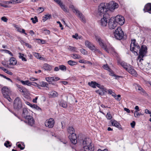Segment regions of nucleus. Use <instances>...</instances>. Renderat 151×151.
I'll return each instance as SVG.
<instances>
[{"label":"nucleus","instance_id":"obj_6","mask_svg":"<svg viewBox=\"0 0 151 151\" xmlns=\"http://www.w3.org/2000/svg\"><path fill=\"white\" fill-rule=\"evenodd\" d=\"M22 107V101L19 97H17L14 102V109L17 111H19Z\"/></svg>","mask_w":151,"mask_h":151},{"label":"nucleus","instance_id":"obj_54","mask_svg":"<svg viewBox=\"0 0 151 151\" xmlns=\"http://www.w3.org/2000/svg\"><path fill=\"white\" fill-rule=\"evenodd\" d=\"M102 93H103L104 95V94L105 93L107 92V90L106 88L104 87H103V88L101 89Z\"/></svg>","mask_w":151,"mask_h":151},{"label":"nucleus","instance_id":"obj_8","mask_svg":"<svg viewBox=\"0 0 151 151\" xmlns=\"http://www.w3.org/2000/svg\"><path fill=\"white\" fill-rule=\"evenodd\" d=\"M113 18L117 24H118L120 25H122L124 22V19L122 16L117 15L116 17H113Z\"/></svg>","mask_w":151,"mask_h":151},{"label":"nucleus","instance_id":"obj_39","mask_svg":"<svg viewBox=\"0 0 151 151\" xmlns=\"http://www.w3.org/2000/svg\"><path fill=\"white\" fill-rule=\"evenodd\" d=\"M30 19L33 24H35L38 22L37 18L36 16H35L34 18L32 17Z\"/></svg>","mask_w":151,"mask_h":151},{"label":"nucleus","instance_id":"obj_38","mask_svg":"<svg viewBox=\"0 0 151 151\" xmlns=\"http://www.w3.org/2000/svg\"><path fill=\"white\" fill-rule=\"evenodd\" d=\"M48 86V84L46 82L42 81L40 83V86L42 87H47Z\"/></svg>","mask_w":151,"mask_h":151},{"label":"nucleus","instance_id":"obj_55","mask_svg":"<svg viewBox=\"0 0 151 151\" xmlns=\"http://www.w3.org/2000/svg\"><path fill=\"white\" fill-rule=\"evenodd\" d=\"M2 64L5 67H7L9 66V65L8 63H6L5 61H2L1 62Z\"/></svg>","mask_w":151,"mask_h":151},{"label":"nucleus","instance_id":"obj_24","mask_svg":"<svg viewBox=\"0 0 151 151\" xmlns=\"http://www.w3.org/2000/svg\"><path fill=\"white\" fill-rule=\"evenodd\" d=\"M52 66L47 64H45L43 65V68L45 70H50L52 69Z\"/></svg>","mask_w":151,"mask_h":151},{"label":"nucleus","instance_id":"obj_62","mask_svg":"<svg viewBox=\"0 0 151 151\" xmlns=\"http://www.w3.org/2000/svg\"><path fill=\"white\" fill-rule=\"evenodd\" d=\"M121 97V95L120 94H118L117 95V97L116 96L114 97L115 99L117 101H119L120 100V98Z\"/></svg>","mask_w":151,"mask_h":151},{"label":"nucleus","instance_id":"obj_9","mask_svg":"<svg viewBox=\"0 0 151 151\" xmlns=\"http://www.w3.org/2000/svg\"><path fill=\"white\" fill-rule=\"evenodd\" d=\"M117 24L113 17H111L109 19L108 21V26L109 28L110 29H114L117 26Z\"/></svg>","mask_w":151,"mask_h":151},{"label":"nucleus","instance_id":"obj_45","mask_svg":"<svg viewBox=\"0 0 151 151\" xmlns=\"http://www.w3.org/2000/svg\"><path fill=\"white\" fill-rule=\"evenodd\" d=\"M106 117L109 120L111 119L112 118V116L109 112L107 113L106 115Z\"/></svg>","mask_w":151,"mask_h":151},{"label":"nucleus","instance_id":"obj_2","mask_svg":"<svg viewBox=\"0 0 151 151\" xmlns=\"http://www.w3.org/2000/svg\"><path fill=\"white\" fill-rule=\"evenodd\" d=\"M96 39L102 48L105 50L106 52L108 53L111 54L113 55L116 56V52L114 48L112 47L107 48L106 45L104 43L102 40L99 37H97Z\"/></svg>","mask_w":151,"mask_h":151},{"label":"nucleus","instance_id":"obj_12","mask_svg":"<svg viewBox=\"0 0 151 151\" xmlns=\"http://www.w3.org/2000/svg\"><path fill=\"white\" fill-rule=\"evenodd\" d=\"M55 123L54 120L52 118H50L48 120L46 121L45 122V126L49 128H52Z\"/></svg>","mask_w":151,"mask_h":151},{"label":"nucleus","instance_id":"obj_46","mask_svg":"<svg viewBox=\"0 0 151 151\" xmlns=\"http://www.w3.org/2000/svg\"><path fill=\"white\" fill-rule=\"evenodd\" d=\"M93 51H94V52H95L96 53H98L100 54H102V53L101 51H100L99 50L97 49L96 47H95V48H94Z\"/></svg>","mask_w":151,"mask_h":151},{"label":"nucleus","instance_id":"obj_51","mask_svg":"<svg viewBox=\"0 0 151 151\" xmlns=\"http://www.w3.org/2000/svg\"><path fill=\"white\" fill-rule=\"evenodd\" d=\"M96 93H98L100 95L102 96L104 95V93H103L102 92L101 90H96Z\"/></svg>","mask_w":151,"mask_h":151},{"label":"nucleus","instance_id":"obj_22","mask_svg":"<svg viewBox=\"0 0 151 151\" xmlns=\"http://www.w3.org/2000/svg\"><path fill=\"white\" fill-rule=\"evenodd\" d=\"M50 97L54 98L58 96V93L55 91H53L50 92L49 93Z\"/></svg>","mask_w":151,"mask_h":151},{"label":"nucleus","instance_id":"obj_61","mask_svg":"<svg viewBox=\"0 0 151 151\" xmlns=\"http://www.w3.org/2000/svg\"><path fill=\"white\" fill-rule=\"evenodd\" d=\"M130 125L131 126V127L132 128H134L135 125V122L134 121H133L131 123H130Z\"/></svg>","mask_w":151,"mask_h":151},{"label":"nucleus","instance_id":"obj_56","mask_svg":"<svg viewBox=\"0 0 151 151\" xmlns=\"http://www.w3.org/2000/svg\"><path fill=\"white\" fill-rule=\"evenodd\" d=\"M17 145L18 147L20 148L21 150H23L24 149V147H22V145L21 144H19L18 142H17Z\"/></svg>","mask_w":151,"mask_h":151},{"label":"nucleus","instance_id":"obj_47","mask_svg":"<svg viewBox=\"0 0 151 151\" xmlns=\"http://www.w3.org/2000/svg\"><path fill=\"white\" fill-rule=\"evenodd\" d=\"M10 142L9 141H6L4 143V145L6 147H10L12 146L10 144Z\"/></svg>","mask_w":151,"mask_h":151},{"label":"nucleus","instance_id":"obj_7","mask_svg":"<svg viewBox=\"0 0 151 151\" xmlns=\"http://www.w3.org/2000/svg\"><path fill=\"white\" fill-rule=\"evenodd\" d=\"M9 92L10 90L7 87H4L2 88V93L4 97L9 102H11L12 99L9 95Z\"/></svg>","mask_w":151,"mask_h":151},{"label":"nucleus","instance_id":"obj_53","mask_svg":"<svg viewBox=\"0 0 151 151\" xmlns=\"http://www.w3.org/2000/svg\"><path fill=\"white\" fill-rule=\"evenodd\" d=\"M4 51L6 53L9 54L11 56H13V54L10 51L7 50H4Z\"/></svg>","mask_w":151,"mask_h":151},{"label":"nucleus","instance_id":"obj_17","mask_svg":"<svg viewBox=\"0 0 151 151\" xmlns=\"http://www.w3.org/2000/svg\"><path fill=\"white\" fill-rule=\"evenodd\" d=\"M143 10L145 12H148L151 14V3H148L145 6Z\"/></svg>","mask_w":151,"mask_h":151},{"label":"nucleus","instance_id":"obj_26","mask_svg":"<svg viewBox=\"0 0 151 151\" xmlns=\"http://www.w3.org/2000/svg\"><path fill=\"white\" fill-rule=\"evenodd\" d=\"M10 65H16L17 63V61L16 59L14 57H12L10 58Z\"/></svg>","mask_w":151,"mask_h":151},{"label":"nucleus","instance_id":"obj_48","mask_svg":"<svg viewBox=\"0 0 151 151\" xmlns=\"http://www.w3.org/2000/svg\"><path fill=\"white\" fill-rule=\"evenodd\" d=\"M102 67L104 69L107 70L109 71L110 70V68H109V67L108 66L107 64L104 65L102 66Z\"/></svg>","mask_w":151,"mask_h":151},{"label":"nucleus","instance_id":"obj_20","mask_svg":"<svg viewBox=\"0 0 151 151\" xmlns=\"http://www.w3.org/2000/svg\"><path fill=\"white\" fill-rule=\"evenodd\" d=\"M127 71L133 76H136L137 75L136 71L133 69V67L132 66H131V68H129V69H128Z\"/></svg>","mask_w":151,"mask_h":151},{"label":"nucleus","instance_id":"obj_15","mask_svg":"<svg viewBox=\"0 0 151 151\" xmlns=\"http://www.w3.org/2000/svg\"><path fill=\"white\" fill-rule=\"evenodd\" d=\"M45 79L49 84H52L53 81H57L60 80V78L56 77H46Z\"/></svg>","mask_w":151,"mask_h":151},{"label":"nucleus","instance_id":"obj_28","mask_svg":"<svg viewBox=\"0 0 151 151\" xmlns=\"http://www.w3.org/2000/svg\"><path fill=\"white\" fill-rule=\"evenodd\" d=\"M68 132L70 134H72L75 133V130L71 126L68 127Z\"/></svg>","mask_w":151,"mask_h":151},{"label":"nucleus","instance_id":"obj_50","mask_svg":"<svg viewBox=\"0 0 151 151\" xmlns=\"http://www.w3.org/2000/svg\"><path fill=\"white\" fill-rule=\"evenodd\" d=\"M137 111H135L134 113V115L135 117H137L138 116H140L141 114L137 112Z\"/></svg>","mask_w":151,"mask_h":151},{"label":"nucleus","instance_id":"obj_10","mask_svg":"<svg viewBox=\"0 0 151 151\" xmlns=\"http://www.w3.org/2000/svg\"><path fill=\"white\" fill-rule=\"evenodd\" d=\"M70 8H72V10H73V11L74 12H76V14L78 16V17H80V19L82 20V21L85 22H86V20L84 17L83 16V14L80 13L79 11L77 9H75L74 7L73 6H70Z\"/></svg>","mask_w":151,"mask_h":151},{"label":"nucleus","instance_id":"obj_58","mask_svg":"<svg viewBox=\"0 0 151 151\" xmlns=\"http://www.w3.org/2000/svg\"><path fill=\"white\" fill-rule=\"evenodd\" d=\"M1 20L5 22H7L8 19L5 17H3L1 18Z\"/></svg>","mask_w":151,"mask_h":151},{"label":"nucleus","instance_id":"obj_25","mask_svg":"<svg viewBox=\"0 0 151 151\" xmlns=\"http://www.w3.org/2000/svg\"><path fill=\"white\" fill-rule=\"evenodd\" d=\"M85 149V151H93L94 150L93 147H92L91 145L89 146H86L83 147Z\"/></svg>","mask_w":151,"mask_h":151},{"label":"nucleus","instance_id":"obj_4","mask_svg":"<svg viewBox=\"0 0 151 151\" xmlns=\"http://www.w3.org/2000/svg\"><path fill=\"white\" fill-rule=\"evenodd\" d=\"M101 20L98 21L100 25L102 27H106L109 20V15L108 14H104L101 17Z\"/></svg>","mask_w":151,"mask_h":151},{"label":"nucleus","instance_id":"obj_64","mask_svg":"<svg viewBox=\"0 0 151 151\" xmlns=\"http://www.w3.org/2000/svg\"><path fill=\"white\" fill-rule=\"evenodd\" d=\"M38 10L40 13H41L44 11V9L42 7H40L38 9Z\"/></svg>","mask_w":151,"mask_h":151},{"label":"nucleus","instance_id":"obj_21","mask_svg":"<svg viewBox=\"0 0 151 151\" xmlns=\"http://www.w3.org/2000/svg\"><path fill=\"white\" fill-rule=\"evenodd\" d=\"M111 122L112 126L115 127L119 129L121 128V125L117 122L116 121L114 120H111Z\"/></svg>","mask_w":151,"mask_h":151},{"label":"nucleus","instance_id":"obj_32","mask_svg":"<svg viewBox=\"0 0 151 151\" xmlns=\"http://www.w3.org/2000/svg\"><path fill=\"white\" fill-rule=\"evenodd\" d=\"M79 62L80 63L84 64H87L91 65L92 64V63L84 59L79 60Z\"/></svg>","mask_w":151,"mask_h":151},{"label":"nucleus","instance_id":"obj_16","mask_svg":"<svg viewBox=\"0 0 151 151\" xmlns=\"http://www.w3.org/2000/svg\"><path fill=\"white\" fill-rule=\"evenodd\" d=\"M22 116L25 119L30 116L29 110L26 108H24L23 109V111L22 114Z\"/></svg>","mask_w":151,"mask_h":151},{"label":"nucleus","instance_id":"obj_18","mask_svg":"<svg viewBox=\"0 0 151 151\" xmlns=\"http://www.w3.org/2000/svg\"><path fill=\"white\" fill-rule=\"evenodd\" d=\"M26 120L25 122H28V124L31 126H32L34 123V120L33 117L31 116L26 119Z\"/></svg>","mask_w":151,"mask_h":151},{"label":"nucleus","instance_id":"obj_35","mask_svg":"<svg viewBox=\"0 0 151 151\" xmlns=\"http://www.w3.org/2000/svg\"><path fill=\"white\" fill-rule=\"evenodd\" d=\"M71 56L74 59H80L81 58L80 55L76 54H72Z\"/></svg>","mask_w":151,"mask_h":151},{"label":"nucleus","instance_id":"obj_57","mask_svg":"<svg viewBox=\"0 0 151 151\" xmlns=\"http://www.w3.org/2000/svg\"><path fill=\"white\" fill-rule=\"evenodd\" d=\"M135 88L137 90H138L140 91V90L142 89V88H141L139 85L137 84L136 86H135Z\"/></svg>","mask_w":151,"mask_h":151},{"label":"nucleus","instance_id":"obj_43","mask_svg":"<svg viewBox=\"0 0 151 151\" xmlns=\"http://www.w3.org/2000/svg\"><path fill=\"white\" fill-rule=\"evenodd\" d=\"M59 67L60 69L61 70H65L66 69V67L65 66L63 65H60L59 66Z\"/></svg>","mask_w":151,"mask_h":151},{"label":"nucleus","instance_id":"obj_19","mask_svg":"<svg viewBox=\"0 0 151 151\" xmlns=\"http://www.w3.org/2000/svg\"><path fill=\"white\" fill-rule=\"evenodd\" d=\"M85 44L86 46L88 47L90 50L93 51L94 48L95 47L91 43L88 41H85Z\"/></svg>","mask_w":151,"mask_h":151},{"label":"nucleus","instance_id":"obj_41","mask_svg":"<svg viewBox=\"0 0 151 151\" xmlns=\"http://www.w3.org/2000/svg\"><path fill=\"white\" fill-rule=\"evenodd\" d=\"M108 93L114 97H115L116 96V95L112 91V90L109 89L108 90Z\"/></svg>","mask_w":151,"mask_h":151},{"label":"nucleus","instance_id":"obj_40","mask_svg":"<svg viewBox=\"0 0 151 151\" xmlns=\"http://www.w3.org/2000/svg\"><path fill=\"white\" fill-rule=\"evenodd\" d=\"M138 44L137 43H136V40L135 39H134L133 40H131V43L130 45V48L132 47L133 46H134L135 45Z\"/></svg>","mask_w":151,"mask_h":151},{"label":"nucleus","instance_id":"obj_30","mask_svg":"<svg viewBox=\"0 0 151 151\" xmlns=\"http://www.w3.org/2000/svg\"><path fill=\"white\" fill-rule=\"evenodd\" d=\"M59 104L60 106L64 108H66L67 106L66 102L63 100H61L60 101Z\"/></svg>","mask_w":151,"mask_h":151},{"label":"nucleus","instance_id":"obj_63","mask_svg":"<svg viewBox=\"0 0 151 151\" xmlns=\"http://www.w3.org/2000/svg\"><path fill=\"white\" fill-rule=\"evenodd\" d=\"M19 88V90L21 92L24 93V90L22 87H18Z\"/></svg>","mask_w":151,"mask_h":151},{"label":"nucleus","instance_id":"obj_3","mask_svg":"<svg viewBox=\"0 0 151 151\" xmlns=\"http://www.w3.org/2000/svg\"><path fill=\"white\" fill-rule=\"evenodd\" d=\"M109 4L106 3H101L98 6V14L100 17H102L104 14H108L107 13L109 9Z\"/></svg>","mask_w":151,"mask_h":151},{"label":"nucleus","instance_id":"obj_31","mask_svg":"<svg viewBox=\"0 0 151 151\" xmlns=\"http://www.w3.org/2000/svg\"><path fill=\"white\" fill-rule=\"evenodd\" d=\"M68 50L71 51L75 52H78L77 51V48L76 47H72L69 46L68 47Z\"/></svg>","mask_w":151,"mask_h":151},{"label":"nucleus","instance_id":"obj_1","mask_svg":"<svg viewBox=\"0 0 151 151\" xmlns=\"http://www.w3.org/2000/svg\"><path fill=\"white\" fill-rule=\"evenodd\" d=\"M130 50L135 55H138V52L139 51V55L137 58V62L138 65L139 63L142 64V61L143 60V58L147 52V47L145 45H142L140 48L139 46L137 44L130 48Z\"/></svg>","mask_w":151,"mask_h":151},{"label":"nucleus","instance_id":"obj_52","mask_svg":"<svg viewBox=\"0 0 151 151\" xmlns=\"http://www.w3.org/2000/svg\"><path fill=\"white\" fill-rule=\"evenodd\" d=\"M80 51L84 55H86L87 53V52L84 49H81Z\"/></svg>","mask_w":151,"mask_h":151},{"label":"nucleus","instance_id":"obj_11","mask_svg":"<svg viewBox=\"0 0 151 151\" xmlns=\"http://www.w3.org/2000/svg\"><path fill=\"white\" fill-rule=\"evenodd\" d=\"M82 147H83L86 146H89L91 143V140L89 138H85L84 139L81 140L80 142Z\"/></svg>","mask_w":151,"mask_h":151},{"label":"nucleus","instance_id":"obj_5","mask_svg":"<svg viewBox=\"0 0 151 151\" xmlns=\"http://www.w3.org/2000/svg\"><path fill=\"white\" fill-rule=\"evenodd\" d=\"M114 37L116 39L121 40L124 37V32L120 27H118L114 32Z\"/></svg>","mask_w":151,"mask_h":151},{"label":"nucleus","instance_id":"obj_14","mask_svg":"<svg viewBox=\"0 0 151 151\" xmlns=\"http://www.w3.org/2000/svg\"><path fill=\"white\" fill-rule=\"evenodd\" d=\"M118 6L119 5L117 3L113 2L110 4H109V10L112 11L115 9L118 8Z\"/></svg>","mask_w":151,"mask_h":151},{"label":"nucleus","instance_id":"obj_59","mask_svg":"<svg viewBox=\"0 0 151 151\" xmlns=\"http://www.w3.org/2000/svg\"><path fill=\"white\" fill-rule=\"evenodd\" d=\"M72 37L76 39H78V35L77 33L75 34V35H72Z\"/></svg>","mask_w":151,"mask_h":151},{"label":"nucleus","instance_id":"obj_33","mask_svg":"<svg viewBox=\"0 0 151 151\" xmlns=\"http://www.w3.org/2000/svg\"><path fill=\"white\" fill-rule=\"evenodd\" d=\"M97 83L94 81H91L88 83V85L93 88H95L96 86Z\"/></svg>","mask_w":151,"mask_h":151},{"label":"nucleus","instance_id":"obj_36","mask_svg":"<svg viewBox=\"0 0 151 151\" xmlns=\"http://www.w3.org/2000/svg\"><path fill=\"white\" fill-rule=\"evenodd\" d=\"M68 63L71 66H73L76 65L77 62L71 60H69L68 61Z\"/></svg>","mask_w":151,"mask_h":151},{"label":"nucleus","instance_id":"obj_29","mask_svg":"<svg viewBox=\"0 0 151 151\" xmlns=\"http://www.w3.org/2000/svg\"><path fill=\"white\" fill-rule=\"evenodd\" d=\"M20 81L22 83L23 85H27L28 86H31V82H30L28 80H26L25 81L20 80Z\"/></svg>","mask_w":151,"mask_h":151},{"label":"nucleus","instance_id":"obj_37","mask_svg":"<svg viewBox=\"0 0 151 151\" xmlns=\"http://www.w3.org/2000/svg\"><path fill=\"white\" fill-rule=\"evenodd\" d=\"M11 4H16L18 3H20L21 1L19 0H10Z\"/></svg>","mask_w":151,"mask_h":151},{"label":"nucleus","instance_id":"obj_49","mask_svg":"<svg viewBox=\"0 0 151 151\" xmlns=\"http://www.w3.org/2000/svg\"><path fill=\"white\" fill-rule=\"evenodd\" d=\"M140 93L142 95L146 96L147 95V93L142 88V89L140 90Z\"/></svg>","mask_w":151,"mask_h":151},{"label":"nucleus","instance_id":"obj_60","mask_svg":"<svg viewBox=\"0 0 151 151\" xmlns=\"http://www.w3.org/2000/svg\"><path fill=\"white\" fill-rule=\"evenodd\" d=\"M55 2L59 5L62 3L61 0H53Z\"/></svg>","mask_w":151,"mask_h":151},{"label":"nucleus","instance_id":"obj_13","mask_svg":"<svg viewBox=\"0 0 151 151\" xmlns=\"http://www.w3.org/2000/svg\"><path fill=\"white\" fill-rule=\"evenodd\" d=\"M68 137L72 143L75 145L77 143V140L76 134L74 133L72 134H70Z\"/></svg>","mask_w":151,"mask_h":151},{"label":"nucleus","instance_id":"obj_44","mask_svg":"<svg viewBox=\"0 0 151 151\" xmlns=\"http://www.w3.org/2000/svg\"><path fill=\"white\" fill-rule=\"evenodd\" d=\"M42 33H44L46 35H49L50 33V31L48 29H44L42 31Z\"/></svg>","mask_w":151,"mask_h":151},{"label":"nucleus","instance_id":"obj_34","mask_svg":"<svg viewBox=\"0 0 151 151\" xmlns=\"http://www.w3.org/2000/svg\"><path fill=\"white\" fill-rule=\"evenodd\" d=\"M61 7V9L65 12H68V10L66 7H65V5L63 4L62 2L59 5Z\"/></svg>","mask_w":151,"mask_h":151},{"label":"nucleus","instance_id":"obj_42","mask_svg":"<svg viewBox=\"0 0 151 151\" xmlns=\"http://www.w3.org/2000/svg\"><path fill=\"white\" fill-rule=\"evenodd\" d=\"M36 40L37 41V42L39 43H41L42 44H44L45 42V41L44 40L39 39H36Z\"/></svg>","mask_w":151,"mask_h":151},{"label":"nucleus","instance_id":"obj_27","mask_svg":"<svg viewBox=\"0 0 151 151\" xmlns=\"http://www.w3.org/2000/svg\"><path fill=\"white\" fill-rule=\"evenodd\" d=\"M51 17V14H46L43 17L42 20L43 22H45L47 20L50 19Z\"/></svg>","mask_w":151,"mask_h":151},{"label":"nucleus","instance_id":"obj_23","mask_svg":"<svg viewBox=\"0 0 151 151\" xmlns=\"http://www.w3.org/2000/svg\"><path fill=\"white\" fill-rule=\"evenodd\" d=\"M121 65L127 70L129 69V68H131V65H127L126 63L124 62H121Z\"/></svg>","mask_w":151,"mask_h":151}]
</instances>
